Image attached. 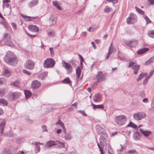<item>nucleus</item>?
Instances as JSON below:
<instances>
[{"label": "nucleus", "mask_w": 154, "mask_h": 154, "mask_svg": "<svg viewBox=\"0 0 154 154\" xmlns=\"http://www.w3.org/2000/svg\"><path fill=\"white\" fill-rule=\"evenodd\" d=\"M4 60L8 64L15 66L18 62V59L15 54L11 51H8L5 55Z\"/></svg>", "instance_id": "1"}, {"label": "nucleus", "mask_w": 154, "mask_h": 154, "mask_svg": "<svg viewBox=\"0 0 154 154\" xmlns=\"http://www.w3.org/2000/svg\"><path fill=\"white\" fill-rule=\"evenodd\" d=\"M126 121V117L122 115L116 116L115 119L116 123L120 125H122L125 124Z\"/></svg>", "instance_id": "2"}, {"label": "nucleus", "mask_w": 154, "mask_h": 154, "mask_svg": "<svg viewBox=\"0 0 154 154\" xmlns=\"http://www.w3.org/2000/svg\"><path fill=\"white\" fill-rule=\"evenodd\" d=\"M55 63V61L53 59L49 58L47 59L44 61L43 65L45 68H51L53 67Z\"/></svg>", "instance_id": "3"}, {"label": "nucleus", "mask_w": 154, "mask_h": 154, "mask_svg": "<svg viewBox=\"0 0 154 154\" xmlns=\"http://www.w3.org/2000/svg\"><path fill=\"white\" fill-rule=\"evenodd\" d=\"M96 78H97V81L94 83L93 86L97 85L99 82L103 81L106 79V75L103 74L102 72H98L96 75Z\"/></svg>", "instance_id": "4"}, {"label": "nucleus", "mask_w": 154, "mask_h": 154, "mask_svg": "<svg viewBox=\"0 0 154 154\" xmlns=\"http://www.w3.org/2000/svg\"><path fill=\"white\" fill-rule=\"evenodd\" d=\"M146 115L143 112H138L134 114L133 117L134 119L136 121H139L145 118Z\"/></svg>", "instance_id": "5"}, {"label": "nucleus", "mask_w": 154, "mask_h": 154, "mask_svg": "<svg viewBox=\"0 0 154 154\" xmlns=\"http://www.w3.org/2000/svg\"><path fill=\"white\" fill-rule=\"evenodd\" d=\"M136 15L134 14L131 13L126 19L127 22L129 24H131L135 23L137 21Z\"/></svg>", "instance_id": "6"}, {"label": "nucleus", "mask_w": 154, "mask_h": 154, "mask_svg": "<svg viewBox=\"0 0 154 154\" xmlns=\"http://www.w3.org/2000/svg\"><path fill=\"white\" fill-rule=\"evenodd\" d=\"M62 65L66 69L67 74L71 73L73 70V68L71 65L64 60L62 61Z\"/></svg>", "instance_id": "7"}, {"label": "nucleus", "mask_w": 154, "mask_h": 154, "mask_svg": "<svg viewBox=\"0 0 154 154\" xmlns=\"http://www.w3.org/2000/svg\"><path fill=\"white\" fill-rule=\"evenodd\" d=\"M96 129L98 134L101 136H103L106 137L107 136V134L106 133L105 131L100 125H96Z\"/></svg>", "instance_id": "8"}, {"label": "nucleus", "mask_w": 154, "mask_h": 154, "mask_svg": "<svg viewBox=\"0 0 154 154\" xmlns=\"http://www.w3.org/2000/svg\"><path fill=\"white\" fill-rule=\"evenodd\" d=\"M35 63L32 60H29L26 61L25 64V67L29 70H32L34 68Z\"/></svg>", "instance_id": "9"}, {"label": "nucleus", "mask_w": 154, "mask_h": 154, "mask_svg": "<svg viewBox=\"0 0 154 154\" xmlns=\"http://www.w3.org/2000/svg\"><path fill=\"white\" fill-rule=\"evenodd\" d=\"M125 43L127 45L131 47H134L138 45L137 41L135 40L125 41Z\"/></svg>", "instance_id": "10"}, {"label": "nucleus", "mask_w": 154, "mask_h": 154, "mask_svg": "<svg viewBox=\"0 0 154 154\" xmlns=\"http://www.w3.org/2000/svg\"><path fill=\"white\" fill-rule=\"evenodd\" d=\"M21 95L20 92L11 93L8 97V99L10 100H12L17 99Z\"/></svg>", "instance_id": "11"}, {"label": "nucleus", "mask_w": 154, "mask_h": 154, "mask_svg": "<svg viewBox=\"0 0 154 154\" xmlns=\"http://www.w3.org/2000/svg\"><path fill=\"white\" fill-rule=\"evenodd\" d=\"M57 20L56 15L54 14H52L50 18L49 22L50 23V26H52L53 25L56 24Z\"/></svg>", "instance_id": "12"}, {"label": "nucleus", "mask_w": 154, "mask_h": 154, "mask_svg": "<svg viewBox=\"0 0 154 154\" xmlns=\"http://www.w3.org/2000/svg\"><path fill=\"white\" fill-rule=\"evenodd\" d=\"M41 86V83L37 80L33 81L31 85V87L33 89H35L38 88Z\"/></svg>", "instance_id": "13"}, {"label": "nucleus", "mask_w": 154, "mask_h": 154, "mask_svg": "<svg viewBox=\"0 0 154 154\" xmlns=\"http://www.w3.org/2000/svg\"><path fill=\"white\" fill-rule=\"evenodd\" d=\"M11 74V71L8 68H5L3 70V75L6 77H10Z\"/></svg>", "instance_id": "14"}, {"label": "nucleus", "mask_w": 154, "mask_h": 154, "mask_svg": "<svg viewBox=\"0 0 154 154\" xmlns=\"http://www.w3.org/2000/svg\"><path fill=\"white\" fill-rule=\"evenodd\" d=\"M29 29L31 31L37 32L39 31V28L35 25H29L28 26Z\"/></svg>", "instance_id": "15"}, {"label": "nucleus", "mask_w": 154, "mask_h": 154, "mask_svg": "<svg viewBox=\"0 0 154 154\" xmlns=\"http://www.w3.org/2000/svg\"><path fill=\"white\" fill-rule=\"evenodd\" d=\"M53 5L59 10H62V8L60 7V2L58 1H54L52 2Z\"/></svg>", "instance_id": "16"}, {"label": "nucleus", "mask_w": 154, "mask_h": 154, "mask_svg": "<svg viewBox=\"0 0 154 154\" xmlns=\"http://www.w3.org/2000/svg\"><path fill=\"white\" fill-rule=\"evenodd\" d=\"M10 40H11V36L10 34L8 33H5L2 39L4 43H6L9 41Z\"/></svg>", "instance_id": "17"}, {"label": "nucleus", "mask_w": 154, "mask_h": 154, "mask_svg": "<svg viewBox=\"0 0 154 154\" xmlns=\"http://www.w3.org/2000/svg\"><path fill=\"white\" fill-rule=\"evenodd\" d=\"M101 95L97 93L95 94L93 97V100L95 102H98L100 101Z\"/></svg>", "instance_id": "18"}, {"label": "nucleus", "mask_w": 154, "mask_h": 154, "mask_svg": "<svg viewBox=\"0 0 154 154\" xmlns=\"http://www.w3.org/2000/svg\"><path fill=\"white\" fill-rule=\"evenodd\" d=\"M57 145V143L56 141L51 140L46 142L45 146L49 147Z\"/></svg>", "instance_id": "19"}, {"label": "nucleus", "mask_w": 154, "mask_h": 154, "mask_svg": "<svg viewBox=\"0 0 154 154\" xmlns=\"http://www.w3.org/2000/svg\"><path fill=\"white\" fill-rule=\"evenodd\" d=\"M140 130L142 134L145 137H148L151 134V132L149 131H144L140 129Z\"/></svg>", "instance_id": "20"}, {"label": "nucleus", "mask_w": 154, "mask_h": 154, "mask_svg": "<svg viewBox=\"0 0 154 154\" xmlns=\"http://www.w3.org/2000/svg\"><path fill=\"white\" fill-rule=\"evenodd\" d=\"M91 104L93 106V109L94 110H95L97 109H103L104 108V106L103 104L96 105L92 103H91Z\"/></svg>", "instance_id": "21"}, {"label": "nucleus", "mask_w": 154, "mask_h": 154, "mask_svg": "<svg viewBox=\"0 0 154 154\" xmlns=\"http://www.w3.org/2000/svg\"><path fill=\"white\" fill-rule=\"evenodd\" d=\"M5 126V121H3L0 123V131L1 133L3 134Z\"/></svg>", "instance_id": "22"}, {"label": "nucleus", "mask_w": 154, "mask_h": 154, "mask_svg": "<svg viewBox=\"0 0 154 154\" xmlns=\"http://www.w3.org/2000/svg\"><path fill=\"white\" fill-rule=\"evenodd\" d=\"M38 0H33L29 2L28 5L31 8L36 5L38 3Z\"/></svg>", "instance_id": "23"}, {"label": "nucleus", "mask_w": 154, "mask_h": 154, "mask_svg": "<svg viewBox=\"0 0 154 154\" xmlns=\"http://www.w3.org/2000/svg\"><path fill=\"white\" fill-rule=\"evenodd\" d=\"M140 65L136 64L132 67V69L134 70V73L136 74L138 72L140 68Z\"/></svg>", "instance_id": "24"}, {"label": "nucleus", "mask_w": 154, "mask_h": 154, "mask_svg": "<svg viewBox=\"0 0 154 154\" xmlns=\"http://www.w3.org/2000/svg\"><path fill=\"white\" fill-rule=\"evenodd\" d=\"M100 142L101 145H102L103 146H104V145L106 143V139L105 138L101 136L100 138Z\"/></svg>", "instance_id": "25"}, {"label": "nucleus", "mask_w": 154, "mask_h": 154, "mask_svg": "<svg viewBox=\"0 0 154 154\" xmlns=\"http://www.w3.org/2000/svg\"><path fill=\"white\" fill-rule=\"evenodd\" d=\"M82 68V67L79 66L76 69V72L77 78H79L80 76L81 73V69Z\"/></svg>", "instance_id": "26"}, {"label": "nucleus", "mask_w": 154, "mask_h": 154, "mask_svg": "<svg viewBox=\"0 0 154 154\" xmlns=\"http://www.w3.org/2000/svg\"><path fill=\"white\" fill-rule=\"evenodd\" d=\"M149 49L147 48H143L140 49L137 51V54H142L147 51Z\"/></svg>", "instance_id": "27"}, {"label": "nucleus", "mask_w": 154, "mask_h": 154, "mask_svg": "<svg viewBox=\"0 0 154 154\" xmlns=\"http://www.w3.org/2000/svg\"><path fill=\"white\" fill-rule=\"evenodd\" d=\"M4 135L7 137H11L14 136L15 134L12 131H9L5 133Z\"/></svg>", "instance_id": "28"}, {"label": "nucleus", "mask_w": 154, "mask_h": 154, "mask_svg": "<svg viewBox=\"0 0 154 154\" xmlns=\"http://www.w3.org/2000/svg\"><path fill=\"white\" fill-rule=\"evenodd\" d=\"M64 138L66 140H70L72 138V136L70 133H68L65 135Z\"/></svg>", "instance_id": "29"}, {"label": "nucleus", "mask_w": 154, "mask_h": 154, "mask_svg": "<svg viewBox=\"0 0 154 154\" xmlns=\"http://www.w3.org/2000/svg\"><path fill=\"white\" fill-rule=\"evenodd\" d=\"M8 101L3 98L0 99V105L6 106L8 104Z\"/></svg>", "instance_id": "30"}, {"label": "nucleus", "mask_w": 154, "mask_h": 154, "mask_svg": "<svg viewBox=\"0 0 154 154\" xmlns=\"http://www.w3.org/2000/svg\"><path fill=\"white\" fill-rule=\"evenodd\" d=\"M34 144L35 146V150L37 152H39L40 150V146L38 144V142H35L33 143Z\"/></svg>", "instance_id": "31"}, {"label": "nucleus", "mask_w": 154, "mask_h": 154, "mask_svg": "<svg viewBox=\"0 0 154 154\" xmlns=\"http://www.w3.org/2000/svg\"><path fill=\"white\" fill-rule=\"evenodd\" d=\"M8 90L6 88L0 89V97H3L7 92Z\"/></svg>", "instance_id": "32"}, {"label": "nucleus", "mask_w": 154, "mask_h": 154, "mask_svg": "<svg viewBox=\"0 0 154 154\" xmlns=\"http://www.w3.org/2000/svg\"><path fill=\"white\" fill-rule=\"evenodd\" d=\"M24 93L26 99L29 98L31 96V93L28 90H26L24 91Z\"/></svg>", "instance_id": "33"}, {"label": "nucleus", "mask_w": 154, "mask_h": 154, "mask_svg": "<svg viewBox=\"0 0 154 154\" xmlns=\"http://www.w3.org/2000/svg\"><path fill=\"white\" fill-rule=\"evenodd\" d=\"M23 17L24 18L25 20L28 21H32L33 19H35L37 17H32L29 16H26L23 15Z\"/></svg>", "instance_id": "34"}, {"label": "nucleus", "mask_w": 154, "mask_h": 154, "mask_svg": "<svg viewBox=\"0 0 154 154\" xmlns=\"http://www.w3.org/2000/svg\"><path fill=\"white\" fill-rule=\"evenodd\" d=\"M47 32L48 35L49 37H52L55 35V32L53 30H48Z\"/></svg>", "instance_id": "35"}, {"label": "nucleus", "mask_w": 154, "mask_h": 154, "mask_svg": "<svg viewBox=\"0 0 154 154\" xmlns=\"http://www.w3.org/2000/svg\"><path fill=\"white\" fill-rule=\"evenodd\" d=\"M55 125L56 126L59 125L62 128H64L65 126L64 123L60 119H58Z\"/></svg>", "instance_id": "36"}, {"label": "nucleus", "mask_w": 154, "mask_h": 154, "mask_svg": "<svg viewBox=\"0 0 154 154\" xmlns=\"http://www.w3.org/2000/svg\"><path fill=\"white\" fill-rule=\"evenodd\" d=\"M148 36L152 38H154V30H150L148 32Z\"/></svg>", "instance_id": "37"}, {"label": "nucleus", "mask_w": 154, "mask_h": 154, "mask_svg": "<svg viewBox=\"0 0 154 154\" xmlns=\"http://www.w3.org/2000/svg\"><path fill=\"white\" fill-rule=\"evenodd\" d=\"M154 59V57H152L149 58L147 61H146L145 64V65H148L151 63L153 60Z\"/></svg>", "instance_id": "38"}, {"label": "nucleus", "mask_w": 154, "mask_h": 154, "mask_svg": "<svg viewBox=\"0 0 154 154\" xmlns=\"http://www.w3.org/2000/svg\"><path fill=\"white\" fill-rule=\"evenodd\" d=\"M127 127H131L134 128H136L137 126L134 123L130 122L129 124L127 125Z\"/></svg>", "instance_id": "39"}, {"label": "nucleus", "mask_w": 154, "mask_h": 154, "mask_svg": "<svg viewBox=\"0 0 154 154\" xmlns=\"http://www.w3.org/2000/svg\"><path fill=\"white\" fill-rule=\"evenodd\" d=\"M63 83L69 84L71 82V81L69 78L65 79L62 81Z\"/></svg>", "instance_id": "40"}, {"label": "nucleus", "mask_w": 154, "mask_h": 154, "mask_svg": "<svg viewBox=\"0 0 154 154\" xmlns=\"http://www.w3.org/2000/svg\"><path fill=\"white\" fill-rule=\"evenodd\" d=\"M133 138L134 139L136 140H138L140 139L139 134L137 133H134L133 134Z\"/></svg>", "instance_id": "41"}, {"label": "nucleus", "mask_w": 154, "mask_h": 154, "mask_svg": "<svg viewBox=\"0 0 154 154\" xmlns=\"http://www.w3.org/2000/svg\"><path fill=\"white\" fill-rule=\"evenodd\" d=\"M135 9L136 11H137L139 13L143 15H144V12L142 10L138 8L137 7H135Z\"/></svg>", "instance_id": "42"}, {"label": "nucleus", "mask_w": 154, "mask_h": 154, "mask_svg": "<svg viewBox=\"0 0 154 154\" xmlns=\"http://www.w3.org/2000/svg\"><path fill=\"white\" fill-rule=\"evenodd\" d=\"M112 10V8L108 6H106L104 9V11L105 12L108 13L111 11Z\"/></svg>", "instance_id": "43"}, {"label": "nucleus", "mask_w": 154, "mask_h": 154, "mask_svg": "<svg viewBox=\"0 0 154 154\" xmlns=\"http://www.w3.org/2000/svg\"><path fill=\"white\" fill-rule=\"evenodd\" d=\"M5 44L11 47H13L14 46V45L13 43L11 41V40L8 42H7L6 43H5Z\"/></svg>", "instance_id": "44"}, {"label": "nucleus", "mask_w": 154, "mask_h": 154, "mask_svg": "<svg viewBox=\"0 0 154 154\" xmlns=\"http://www.w3.org/2000/svg\"><path fill=\"white\" fill-rule=\"evenodd\" d=\"M97 145L99 149V150L101 154H104L103 151V149L104 147V146H103L102 145H101V146H100L99 143L97 144Z\"/></svg>", "instance_id": "45"}, {"label": "nucleus", "mask_w": 154, "mask_h": 154, "mask_svg": "<svg viewBox=\"0 0 154 154\" xmlns=\"http://www.w3.org/2000/svg\"><path fill=\"white\" fill-rule=\"evenodd\" d=\"M136 62H134L132 61H130L129 62V65L128 66V68H132L134 66H135L136 64Z\"/></svg>", "instance_id": "46"}, {"label": "nucleus", "mask_w": 154, "mask_h": 154, "mask_svg": "<svg viewBox=\"0 0 154 154\" xmlns=\"http://www.w3.org/2000/svg\"><path fill=\"white\" fill-rule=\"evenodd\" d=\"M48 72H43L41 74V76L42 79L45 77L47 75Z\"/></svg>", "instance_id": "47"}, {"label": "nucleus", "mask_w": 154, "mask_h": 154, "mask_svg": "<svg viewBox=\"0 0 154 154\" xmlns=\"http://www.w3.org/2000/svg\"><path fill=\"white\" fill-rule=\"evenodd\" d=\"M138 95L139 96L143 97H145V94L144 91H140L138 92Z\"/></svg>", "instance_id": "48"}, {"label": "nucleus", "mask_w": 154, "mask_h": 154, "mask_svg": "<svg viewBox=\"0 0 154 154\" xmlns=\"http://www.w3.org/2000/svg\"><path fill=\"white\" fill-rule=\"evenodd\" d=\"M57 143V142L58 143L57 144L58 145V146L59 147L63 148L64 147V144L62 142H60V141H56Z\"/></svg>", "instance_id": "49"}, {"label": "nucleus", "mask_w": 154, "mask_h": 154, "mask_svg": "<svg viewBox=\"0 0 154 154\" xmlns=\"http://www.w3.org/2000/svg\"><path fill=\"white\" fill-rule=\"evenodd\" d=\"M6 80L4 78H0V85L4 84L6 83Z\"/></svg>", "instance_id": "50"}, {"label": "nucleus", "mask_w": 154, "mask_h": 154, "mask_svg": "<svg viewBox=\"0 0 154 154\" xmlns=\"http://www.w3.org/2000/svg\"><path fill=\"white\" fill-rule=\"evenodd\" d=\"M144 18L146 20V23L148 24L151 23L150 20L149 19L146 15H144Z\"/></svg>", "instance_id": "51"}, {"label": "nucleus", "mask_w": 154, "mask_h": 154, "mask_svg": "<svg viewBox=\"0 0 154 154\" xmlns=\"http://www.w3.org/2000/svg\"><path fill=\"white\" fill-rule=\"evenodd\" d=\"M114 48L113 47L109 48L108 49L109 54H111L113 52Z\"/></svg>", "instance_id": "52"}, {"label": "nucleus", "mask_w": 154, "mask_h": 154, "mask_svg": "<svg viewBox=\"0 0 154 154\" xmlns=\"http://www.w3.org/2000/svg\"><path fill=\"white\" fill-rule=\"evenodd\" d=\"M12 84L13 85L16 87H19L20 85L19 83L17 81L14 82Z\"/></svg>", "instance_id": "53"}, {"label": "nucleus", "mask_w": 154, "mask_h": 154, "mask_svg": "<svg viewBox=\"0 0 154 154\" xmlns=\"http://www.w3.org/2000/svg\"><path fill=\"white\" fill-rule=\"evenodd\" d=\"M154 72V70H151L150 71L149 75L147 77H148V78L149 79L153 75Z\"/></svg>", "instance_id": "54"}, {"label": "nucleus", "mask_w": 154, "mask_h": 154, "mask_svg": "<svg viewBox=\"0 0 154 154\" xmlns=\"http://www.w3.org/2000/svg\"><path fill=\"white\" fill-rule=\"evenodd\" d=\"M49 50L50 51V54L51 56V57L54 56V52L53 50V48H50L49 49Z\"/></svg>", "instance_id": "55"}, {"label": "nucleus", "mask_w": 154, "mask_h": 154, "mask_svg": "<svg viewBox=\"0 0 154 154\" xmlns=\"http://www.w3.org/2000/svg\"><path fill=\"white\" fill-rule=\"evenodd\" d=\"M23 72L28 75H30L31 74V73L29 71L26 70L24 69L23 71Z\"/></svg>", "instance_id": "56"}, {"label": "nucleus", "mask_w": 154, "mask_h": 154, "mask_svg": "<svg viewBox=\"0 0 154 154\" xmlns=\"http://www.w3.org/2000/svg\"><path fill=\"white\" fill-rule=\"evenodd\" d=\"M142 74H140V75L138 76L137 79V81L138 82L142 78H143V76L142 75Z\"/></svg>", "instance_id": "57"}, {"label": "nucleus", "mask_w": 154, "mask_h": 154, "mask_svg": "<svg viewBox=\"0 0 154 154\" xmlns=\"http://www.w3.org/2000/svg\"><path fill=\"white\" fill-rule=\"evenodd\" d=\"M78 112L84 116H87L84 111L79 110L78 111Z\"/></svg>", "instance_id": "58"}, {"label": "nucleus", "mask_w": 154, "mask_h": 154, "mask_svg": "<svg viewBox=\"0 0 154 154\" xmlns=\"http://www.w3.org/2000/svg\"><path fill=\"white\" fill-rule=\"evenodd\" d=\"M11 25L13 27V28L14 29V30H16L17 29V26L16 24L14 23L13 22L11 24Z\"/></svg>", "instance_id": "59"}, {"label": "nucleus", "mask_w": 154, "mask_h": 154, "mask_svg": "<svg viewBox=\"0 0 154 154\" xmlns=\"http://www.w3.org/2000/svg\"><path fill=\"white\" fill-rule=\"evenodd\" d=\"M11 149L6 150L4 153V154H11Z\"/></svg>", "instance_id": "60"}, {"label": "nucleus", "mask_w": 154, "mask_h": 154, "mask_svg": "<svg viewBox=\"0 0 154 154\" xmlns=\"http://www.w3.org/2000/svg\"><path fill=\"white\" fill-rule=\"evenodd\" d=\"M42 128L43 132L47 131V130L46 128V127L45 125H43L42 126Z\"/></svg>", "instance_id": "61"}, {"label": "nucleus", "mask_w": 154, "mask_h": 154, "mask_svg": "<svg viewBox=\"0 0 154 154\" xmlns=\"http://www.w3.org/2000/svg\"><path fill=\"white\" fill-rule=\"evenodd\" d=\"M149 79V78L146 77V78L144 80L143 82V84L144 85H145L147 83Z\"/></svg>", "instance_id": "62"}, {"label": "nucleus", "mask_w": 154, "mask_h": 154, "mask_svg": "<svg viewBox=\"0 0 154 154\" xmlns=\"http://www.w3.org/2000/svg\"><path fill=\"white\" fill-rule=\"evenodd\" d=\"M97 26H96L94 25V26H91L90 27L91 29V31H92L93 32L95 29L97 28Z\"/></svg>", "instance_id": "63"}, {"label": "nucleus", "mask_w": 154, "mask_h": 154, "mask_svg": "<svg viewBox=\"0 0 154 154\" xmlns=\"http://www.w3.org/2000/svg\"><path fill=\"white\" fill-rule=\"evenodd\" d=\"M119 147L120 148L117 149V151L120 152L122 151L123 150L122 146L121 145H120Z\"/></svg>", "instance_id": "64"}]
</instances>
